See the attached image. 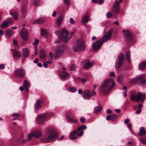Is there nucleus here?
I'll return each mask as SVG.
<instances>
[{
    "mask_svg": "<svg viewBox=\"0 0 146 146\" xmlns=\"http://www.w3.org/2000/svg\"><path fill=\"white\" fill-rule=\"evenodd\" d=\"M115 85V83L112 79H107L100 86V91L103 93L108 94L112 90Z\"/></svg>",
    "mask_w": 146,
    "mask_h": 146,
    "instance_id": "obj_1",
    "label": "nucleus"
},
{
    "mask_svg": "<svg viewBox=\"0 0 146 146\" xmlns=\"http://www.w3.org/2000/svg\"><path fill=\"white\" fill-rule=\"evenodd\" d=\"M47 133L49 134L46 138L44 137L40 139V141L42 143H48L54 141L57 137L56 130L54 127H48L46 129Z\"/></svg>",
    "mask_w": 146,
    "mask_h": 146,
    "instance_id": "obj_2",
    "label": "nucleus"
},
{
    "mask_svg": "<svg viewBox=\"0 0 146 146\" xmlns=\"http://www.w3.org/2000/svg\"><path fill=\"white\" fill-rule=\"evenodd\" d=\"M86 48L85 42L83 39L82 38H78L76 39V42L73 46L72 50L74 52L78 51H83Z\"/></svg>",
    "mask_w": 146,
    "mask_h": 146,
    "instance_id": "obj_3",
    "label": "nucleus"
},
{
    "mask_svg": "<svg viewBox=\"0 0 146 146\" xmlns=\"http://www.w3.org/2000/svg\"><path fill=\"white\" fill-rule=\"evenodd\" d=\"M71 36L68 32L65 29L62 30L61 35L60 36V39L64 43H66L70 40Z\"/></svg>",
    "mask_w": 146,
    "mask_h": 146,
    "instance_id": "obj_4",
    "label": "nucleus"
},
{
    "mask_svg": "<svg viewBox=\"0 0 146 146\" xmlns=\"http://www.w3.org/2000/svg\"><path fill=\"white\" fill-rule=\"evenodd\" d=\"M64 51V47L62 46L59 47L56 50L54 54V57L55 59H58L60 58Z\"/></svg>",
    "mask_w": 146,
    "mask_h": 146,
    "instance_id": "obj_5",
    "label": "nucleus"
},
{
    "mask_svg": "<svg viewBox=\"0 0 146 146\" xmlns=\"http://www.w3.org/2000/svg\"><path fill=\"white\" fill-rule=\"evenodd\" d=\"M95 91H93L92 93L90 91L88 90H84L82 96L83 98L86 100L90 99L92 96L96 95Z\"/></svg>",
    "mask_w": 146,
    "mask_h": 146,
    "instance_id": "obj_6",
    "label": "nucleus"
},
{
    "mask_svg": "<svg viewBox=\"0 0 146 146\" xmlns=\"http://www.w3.org/2000/svg\"><path fill=\"white\" fill-rule=\"evenodd\" d=\"M124 58V56L122 53H121L119 54L117 58L118 60L116 61L115 64V67L116 69L118 68L121 66L123 62Z\"/></svg>",
    "mask_w": 146,
    "mask_h": 146,
    "instance_id": "obj_7",
    "label": "nucleus"
},
{
    "mask_svg": "<svg viewBox=\"0 0 146 146\" xmlns=\"http://www.w3.org/2000/svg\"><path fill=\"white\" fill-rule=\"evenodd\" d=\"M26 71L25 69L23 68H19L16 69L15 71V75L19 77L23 78L25 76Z\"/></svg>",
    "mask_w": 146,
    "mask_h": 146,
    "instance_id": "obj_8",
    "label": "nucleus"
},
{
    "mask_svg": "<svg viewBox=\"0 0 146 146\" xmlns=\"http://www.w3.org/2000/svg\"><path fill=\"white\" fill-rule=\"evenodd\" d=\"M112 32L113 29H111L106 33L104 36L100 40L102 43L110 39Z\"/></svg>",
    "mask_w": 146,
    "mask_h": 146,
    "instance_id": "obj_9",
    "label": "nucleus"
},
{
    "mask_svg": "<svg viewBox=\"0 0 146 146\" xmlns=\"http://www.w3.org/2000/svg\"><path fill=\"white\" fill-rule=\"evenodd\" d=\"M47 114L45 113H43L38 115L36 117V120L37 122L41 123L46 120Z\"/></svg>",
    "mask_w": 146,
    "mask_h": 146,
    "instance_id": "obj_10",
    "label": "nucleus"
},
{
    "mask_svg": "<svg viewBox=\"0 0 146 146\" xmlns=\"http://www.w3.org/2000/svg\"><path fill=\"white\" fill-rule=\"evenodd\" d=\"M100 40L96 41L95 42H93L92 44V48L94 51H98L99 50L102 44Z\"/></svg>",
    "mask_w": 146,
    "mask_h": 146,
    "instance_id": "obj_11",
    "label": "nucleus"
},
{
    "mask_svg": "<svg viewBox=\"0 0 146 146\" xmlns=\"http://www.w3.org/2000/svg\"><path fill=\"white\" fill-rule=\"evenodd\" d=\"M28 32L27 30L24 29H23L21 32V36L23 40L25 41H27V36Z\"/></svg>",
    "mask_w": 146,
    "mask_h": 146,
    "instance_id": "obj_12",
    "label": "nucleus"
},
{
    "mask_svg": "<svg viewBox=\"0 0 146 146\" xmlns=\"http://www.w3.org/2000/svg\"><path fill=\"white\" fill-rule=\"evenodd\" d=\"M33 136L35 138H38L42 136V134L40 131L37 130L31 132Z\"/></svg>",
    "mask_w": 146,
    "mask_h": 146,
    "instance_id": "obj_13",
    "label": "nucleus"
},
{
    "mask_svg": "<svg viewBox=\"0 0 146 146\" xmlns=\"http://www.w3.org/2000/svg\"><path fill=\"white\" fill-rule=\"evenodd\" d=\"M145 98V94H142L139 92L137 94L136 96V100L138 102L139 101H143Z\"/></svg>",
    "mask_w": 146,
    "mask_h": 146,
    "instance_id": "obj_14",
    "label": "nucleus"
},
{
    "mask_svg": "<svg viewBox=\"0 0 146 146\" xmlns=\"http://www.w3.org/2000/svg\"><path fill=\"white\" fill-rule=\"evenodd\" d=\"M123 32L125 38L130 40H131V34L129 31H123Z\"/></svg>",
    "mask_w": 146,
    "mask_h": 146,
    "instance_id": "obj_15",
    "label": "nucleus"
},
{
    "mask_svg": "<svg viewBox=\"0 0 146 146\" xmlns=\"http://www.w3.org/2000/svg\"><path fill=\"white\" fill-rule=\"evenodd\" d=\"M69 74L65 72H61L59 74V76L61 79H67L69 77Z\"/></svg>",
    "mask_w": 146,
    "mask_h": 146,
    "instance_id": "obj_16",
    "label": "nucleus"
},
{
    "mask_svg": "<svg viewBox=\"0 0 146 146\" xmlns=\"http://www.w3.org/2000/svg\"><path fill=\"white\" fill-rule=\"evenodd\" d=\"M94 63H90L88 60H86L84 63V68L86 69H88L91 67L93 65Z\"/></svg>",
    "mask_w": 146,
    "mask_h": 146,
    "instance_id": "obj_17",
    "label": "nucleus"
},
{
    "mask_svg": "<svg viewBox=\"0 0 146 146\" xmlns=\"http://www.w3.org/2000/svg\"><path fill=\"white\" fill-rule=\"evenodd\" d=\"M78 133L76 131H74L70 133V137L71 139H76L78 137Z\"/></svg>",
    "mask_w": 146,
    "mask_h": 146,
    "instance_id": "obj_18",
    "label": "nucleus"
},
{
    "mask_svg": "<svg viewBox=\"0 0 146 146\" xmlns=\"http://www.w3.org/2000/svg\"><path fill=\"white\" fill-rule=\"evenodd\" d=\"M117 117V116L116 114H112L107 115L106 117V119L108 121H109L110 120H113L116 119Z\"/></svg>",
    "mask_w": 146,
    "mask_h": 146,
    "instance_id": "obj_19",
    "label": "nucleus"
},
{
    "mask_svg": "<svg viewBox=\"0 0 146 146\" xmlns=\"http://www.w3.org/2000/svg\"><path fill=\"white\" fill-rule=\"evenodd\" d=\"M145 77V75L144 74H142L139 75L138 77H137L133 78L131 80V82L132 83H134L137 82V81L139 79H140Z\"/></svg>",
    "mask_w": 146,
    "mask_h": 146,
    "instance_id": "obj_20",
    "label": "nucleus"
},
{
    "mask_svg": "<svg viewBox=\"0 0 146 146\" xmlns=\"http://www.w3.org/2000/svg\"><path fill=\"white\" fill-rule=\"evenodd\" d=\"M23 86L25 88V90L26 92L29 91L28 89L30 87L29 83L27 80H25L23 83Z\"/></svg>",
    "mask_w": 146,
    "mask_h": 146,
    "instance_id": "obj_21",
    "label": "nucleus"
},
{
    "mask_svg": "<svg viewBox=\"0 0 146 146\" xmlns=\"http://www.w3.org/2000/svg\"><path fill=\"white\" fill-rule=\"evenodd\" d=\"M119 10L118 7L115 6V5H114L113 7L112 10V13L117 15L119 13Z\"/></svg>",
    "mask_w": 146,
    "mask_h": 146,
    "instance_id": "obj_22",
    "label": "nucleus"
},
{
    "mask_svg": "<svg viewBox=\"0 0 146 146\" xmlns=\"http://www.w3.org/2000/svg\"><path fill=\"white\" fill-rule=\"evenodd\" d=\"M13 54L14 57L16 59L19 58L21 56V53L16 50H14Z\"/></svg>",
    "mask_w": 146,
    "mask_h": 146,
    "instance_id": "obj_23",
    "label": "nucleus"
},
{
    "mask_svg": "<svg viewBox=\"0 0 146 146\" xmlns=\"http://www.w3.org/2000/svg\"><path fill=\"white\" fill-rule=\"evenodd\" d=\"M22 54L24 58H27L29 54L28 49L27 48L23 49L22 51Z\"/></svg>",
    "mask_w": 146,
    "mask_h": 146,
    "instance_id": "obj_24",
    "label": "nucleus"
},
{
    "mask_svg": "<svg viewBox=\"0 0 146 146\" xmlns=\"http://www.w3.org/2000/svg\"><path fill=\"white\" fill-rule=\"evenodd\" d=\"M146 134V130H145L144 128L143 127H141L140 128V131L138 133V135L139 136H141L143 135H145Z\"/></svg>",
    "mask_w": 146,
    "mask_h": 146,
    "instance_id": "obj_25",
    "label": "nucleus"
},
{
    "mask_svg": "<svg viewBox=\"0 0 146 146\" xmlns=\"http://www.w3.org/2000/svg\"><path fill=\"white\" fill-rule=\"evenodd\" d=\"M64 17L62 15H60L58 18L56 20V23L58 27H60L63 19Z\"/></svg>",
    "mask_w": 146,
    "mask_h": 146,
    "instance_id": "obj_26",
    "label": "nucleus"
},
{
    "mask_svg": "<svg viewBox=\"0 0 146 146\" xmlns=\"http://www.w3.org/2000/svg\"><path fill=\"white\" fill-rule=\"evenodd\" d=\"M40 100L38 99L37 100L35 104V108L36 110H38L41 108V106L40 104Z\"/></svg>",
    "mask_w": 146,
    "mask_h": 146,
    "instance_id": "obj_27",
    "label": "nucleus"
},
{
    "mask_svg": "<svg viewBox=\"0 0 146 146\" xmlns=\"http://www.w3.org/2000/svg\"><path fill=\"white\" fill-rule=\"evenodd\" d=\"M67 121L70 122L76 123L77 122V120L74 117H71L70 116L67 117Z\"/></svg>",
    "mask_w": 146,
    "mask_h": 146,
    "instance_id": "obj_28",
    "label": "nucleus"
},
{
    "mask_svg": "<svg viewBox=\"0 0 146 146\" xmlns=\"http://www.w3.org/2000/svg\"><path fill=\"white\" fill-rule=\"evenodd\" d=\"M40 59H44L46 56V54L44 51L42 50H41L40 51Z\"/></svg>",
    "mask_w": 146,
    "mask_h": 146,
    "instance_id": "obj_29",
    "label": "nucleus"
},
{
    "mask_svg": "<svg viewBox=\"0 0 146 146\" xmlns=\"http://www.w3.org/2000/svg\"><path fill=\"white\" fill-rule=\"evenodd\" d=\"M146 67V62L145 61L143 62L141 64H139V68L141 70L143 69Z\"/></svg>",
    "mask_w": 146,
    "mask_h": 146,
    "instance_id": "obj_30",
    "label": "nucleus"
},
{
    "mask_svg": "<svg viewBox=\"0 0 146 146\" xmlns=\"http://www.w3.org/2000/svg\"><path fill=\"white\" fill-rule=\"evenodd\" d=\"M10 15L13 16V18L15 19H17L18 14L16 12H11V10L10 11Z\"/></svg>",
    "mask_w": 146,
    "mask_h": 146,
    "instance_id": "obj_31",
    "label": "nucleus"
},
{
    "mask_svg": "<svg viewBox=\"0 0 146 146\" xmlns=\"http://www.w3.org/2000/svg\"><path fill=\"white\" fill-rule=\"evenodd\" d=\"M102 107L101 106H97L95 107L94 109V112L96 113L100 112L102 109Z\"/></svg>",
    "mask_w": 146,
    "mask_h": 146,
    "instance_id": "obj_32",
    "label": "nucleus"
},
{
    "mask_svg": "<svg viewBox=\"0 0 146 146\" xmlns=\"http://www.w3.org/2000/svg\"><path fill=\"white\" fill-rule=\"evenodd\" d=\"M13 33V31L10 30H7L5 32V35L7 37H10Z\"/></svg>",
    "mask_w": 146,
    "mask_h": 146,
    "instance_id": "obj_33",
    "label": "nucleus"
},
{
    "mask_svg": "<svg viewBox=\"0 0 146 146\" xmlns=\"http://www.w3.org/2000/svg\"><path fill=\"white\" fill-rule=\"evenodd\" d=\"M125 57L126 60L129 62H131L130 53L129 51L127 52L125 54Z\"/></svg>",
    "mask_w": 146,
    "mask_h": 146,
    "instance_id": "obj_34",
    "label": "nucleus"
},
{
    "mask_svg": "<svg viewBox=\"0 0 146 146\" xmlns=\"http://www.w3.org/2000/svg\"><path fill=\"white\" fill-rule=\"evenodd\" d=\"M88 20V16L86 15L83 17L82 22L84 23H87Z\"/></svg>",
    "mask_w": 146,
    "mask_h": 146,
    "instance_id": "obj_35",
    "label": "nucleus"
},
{
    "mask_svg": "<svg viewBox=\"0 0 146 146\" xmlns=\"http://www.w3.org/2000/svg\"><path fill=\"white\" fill-rule=\"evenodd\" d=\"M8 25L7 23L5 22V21H3L1 24L0 27L2 29H4L7 27Z\"/></svg>",
    "mask_w": 146,
    "mask_h": 146,
    "instance_id": "obj_36",
    "label": "nucleus"
},
{
    "mask_svg": "<svg viewBox=\"0 0 146 146\" xmlns=\"http://www.w3.org/2000/svg\"><path fill=\"white\" fill-rule=\"evenodd\" d=\"M45 19L43 18H40L36 20V23L38 24L43 23Z\"/></svg>",
    "mask_w": 146,
    "mask_h": 146,
    "instance_id": "obj_37",
    "label": "nucleus"
},
{
    "mask_svg": "<svg viewBox=\"0 0 146 146\" xmlns=\"http://www.w3.org/2000/svg\"><path fill=\"white\" fill-rule=\"evenodd\" d=\"M117 80L119 83L121 84L123 80V76L120 75L118 76L117 77Z\"/></svg>",
    "mask_w": 146,
    "mask_h": 146,
    "instance_id": "obj_38",
    "label": "nucleus"
},
{
    "mask_svg": "<svg viewBox=\"0 0 146 146\" xmlns=\"http://www.w3.org/2000/svg\"><path fill=\"white\" fill-rule=\"evenodd\" d=\"M86 129V126L85 125H82L78 128L79 131H80L81 130H84Z\"/></svg>",
    "mask_w": 146,
    "mask_h": 146,
    "instance_id": "obj_39",
    "label": "nucleus"
},
{
    "mask_svg": "<svg viewBox=\"0 0 146 146\" xmlns=\"http://www.w3.org/2000/svg\"><path fill=\"white\" fill-rule=\"evenodd\" d=\"M68 89L70 91L73 93L75 92L76 91V88L73 87H70L68 88Z\"/></svg>",
    "mask_w": 146,
    "mask_h": 146,
    "instance_id": "obj_40",
    "label": "nucleus"
},
{
    "mask_svg": "<svg viewBox=\"0 0 146 146\" xmlns=\"http://www.w3.org/2000/svg\"><path fill=\"white\" fill-rule=\"evenodd\" d=\"M5 21L8 25L11 24L12 22V19L10 18H8L6 19Z\"/></svg>",
    "mask_w": 146,
    "mask_h": 146,
    "instance_id": "obj_41",
    "label": "nucleus"
},
{
    "mask_svg": "<svg viewBox=\"0 0 146 146\" xmlns=\"http://www.w3.org/2000/svg\"><path fill=\"white\" fill-rule=\"evenodd\" d=\"M46 31L42 28L41 29V35L42 36L44 35H46Z\"/></svg>",
    "mask_w": 146,
    "mask_h": 146,
    "instance_id": "obj_42",
    "label": "nucleus"
},
{
    "mask_svg": "<svg viewBox=\"0 0 146 146\" xmlns=\"http://www.w3.org/2000/svg\"><path fill=\"white\" fill-rule=\"evenodd\" d=\"M22 10L23 13L26 12L27 11V6L25 5L23 6L22 7Z\"/></svg>",
    "mask_w": 146,
    "mask_h": 146,
    "instance_id": "obj_43",
    "label": "nucleus"
},
{
    "mask_svg": "<svg viewBox=\"0 0 146 146\" xmlns=\"http://www.w3.org/2000/svg\"><path fill=\"white\" fill-rule=\"evenodd\" d=\"M76 69V67L75 65H71L70 67V70L71 71L74 70Z\"/></svg>",
    "mask_w": 146,
    "mask_h": 146,
    "instance_id": "obj_44",
    "label": "nucleus"
},
{
    "mask_svg": "<svg viewBox=\"0 0 146 146\" xmlns=\"http://www.w3.org/2000/svg\"><path fill=\"white\" fill-rule=\"evenodd\" d=\"M34 5L35 6H37L39 5V0H35Z\"/></svg>",
    "mask_w": 146,
    "mask_h": 146,
    "instance_id": "obj_45",
    "label": "nucleus"
},
{
    "mask_svg": "<svg viewBox=\"0 0 146 146\" xmlns=\"http://www.w3.org/2000/svg\"><path fill=\"white\" fill-rule=\"evenodd\" d=\"M64 1L66 5H69L70 2V0H64Z\"/></svg>",
    "mask_w": 146,
    "mask_h": 146,
    "instance_id": "obj_46",
    "label": "nucleus"
},
{
    "mask_svg": "<svg viewBox=\"0 0 146 146\" xmlns=\"http://www.w3.org/2000/svg\"><path fill=\"white\" fill-rule=\"evenodd\" d=\"M127 127L128 128L131 130V131L132 132V125L131 123L128 124L127 125Z\"/></svg>",
    "mask_w": 146,
    "mask_h": 146,
    "instance_id": "obj_47",
    "label": "nucleus"
},
{
    "mask_svg": "<svg viewBox=\"0 0 146 146\" xmlns=\"http://www.w3.org/2000/svg\"><path fill=\"white\" fill-rule=\"evenodd\" d=\"M32 137H33L32 135V134H29L28 135V141H29L31 140Z\"/></svg>",
    "mask_w": 146,
    "mask_h": 146,
    "instance_id": "obj_48",
    "label": "nucleus"
},
{
    "mask_svg": "<svg viewBox=\"0 0 146 146\" xmlns=\"http://www.w3.org/2000/svg\"><path fill=\"white\" fill-rule=\"evenodd\" d=\"M111 16V14L110 12H108L106 14V16L108 18H110Z\"/></svg>",
    "mask_w": 146,
    "mask_h": 146,
    "instance_id": "obj_49",
    "label": "nucleus"
},
{
    "mask_svg": "<svg viewBox=\"0 0 146 146\" xmlns=\"http://www.w3.org/2000/svg\"><path fill=\"white\" fill-rule=\"evenodd\" d=\"M85 118L83 117H82L80 118V121L82 123H84L85 122Z\"/></svg>",
    "mask_w": 146,
    "mask_h": 146,
    "instance_id": "obj_50",
    "label": "nucleus"
},
{
    "mask_svg": "<svg viewBox=\"0 0 146 146\" xmlns=\"http://www.w3.org/2000/svg\"><path fill=\"white\" fill-rule=\"evenodd\" d=\"M136 97L135 96H131V99L132 101H134L136 99Z\"/></svg>",
    "mask_w": 146,
    "mask_h": 146,
    "instance_id": "obj_51",
    "label": "nucleus"
},
{
    "mask_svg": "<svg viewBox=\"0 0 146 146\" xmlns=\"http://www.w3.org/2000/svg\"><path fill=\"white\" fill-rule=\"evenodd\" d=\"M109 76L110 77H115V76L114 73L113 72H111L109 74Z\"/></svg>",
    "mask_w": 146,
    "mask_h": 146,
    "instance_id": "obj_52",
    "label": "nucleus"
},
{
    "mask_svg": "<svg viewBox=\"0 0 146 146\" xmlns=\"http://www.w3.org/2000/svg\"><path fill=\"white\" fill-rule=\"evenodd\" d=\"M82 84H84L86 81L87 80L85 79L82 78L80 80Z\"/></svg>",
    "mask_w": 146,
    "mask_h": 146,
    "instance_id": "obj_53",
    "label": "nucleus"
},
{
    "mask_svg": "<svg viewBox=\"0 0 146 146\" xmlns=\"http://www.w3.org/2000/svg\"><path fill=\"white\" fill-rule=\"evenodd\" d=\"M70 22L71 24H73L75 23L74 21L72 18H70Z\"/></svg>",
    "mask_w": 146,
    "mask_h": 146,
    "instance_id": "obj_54",
    "label": "nucleus"
},
{
    "mask_svg": "<svg viewBox=\"0 0 146 146\" xmlns=\"http://www.w3.org/2000/svg\"><path fill=\"white\" fill-rule=\"evenodd\" d=\"M46 62V60H44V63H43V66H44V67L45 68H46L47 66H48V65H47V63L46 62Z\"/></svg>",
    "mask_w": 146,
    "mask_h": 146,
    "instance_id": "obj_55",
    "label": "nucleus"
},
{
    "mask_svg": "<svg viewBox=\"0 0 146 146\" xmlns=\"http://www.w3.org/2000/svg\"><path fill=\"white\" fill-rule=\"evenodd\" d=\"M13 44L14 45H15V46H17V41L16 40H13Z\"/></svg>",
    "mask_w": 146,
    "mask_h": 146,
    "instance_id": "obj_56",
    "label": "nucleus"
},
{
    "mask_svg": "<svg viewBox=\"0 0 146 146\" xmlns=\"http://www.w3.org/2000/svg\"><path fill=\"white\" fill-rule=\"evenodd\" d=\"M140 140L143 143L146 144V140L145 139L141 138Z\"/></svg>",
    "mask_w": 146,
    "mask_h": 146,
    "instance_id": "obj_57",
    "label": "nucleus"
},
{
    "mask_svg": "<svg viewBox=\"0 0 146 146\" xmlns=\"http://www.w3.org/2000/svg\"><path fill=\"white\" fill-rule=\"evenodd\" d=\"M129 119H126L125 120L124 123L125 124H126L129 123Z\"/></svg>",
    "mask_w": 146,
    "mask_h": 146,
    "instance_id": "obj_58",
    "label": "nucleus"
},
{
    "mask_svg": "<svg viewBox=\"0 0 146 146\" xmlns=\"http://www.w3.org/2000/svg\"><path fill=\"white\" fill-rule=\"evenodd\" d=\"M141 82L142 84L145 83L146 84V80L145 79H142L141 80Z\"/></svg>",
    "mask_w": 146,
    "mask_h": 146,
    "instance_id": "obj_59",
    "label": "nucleus"
},
{
    "mask_svg": "<svg viewBox=\"0 0 146 146\" xmlns=\"http://www.w3.org/2000/svg\"><path fill=\"white\" fill-rule=\"evenodd\" d=\"M135 91H131V96H135Z\"/></svg>",
    "mask_w": 146,
    "mask_h": 146,
    "instance_id": "obj_60",
    "label": "nucleus"
},
{
    "mask_svg": "<svg viewBox=\"0 0 146 146\" xmlns=\"http://www.w3.org/2000/svg\"><path fill=\"white\" fill-rule=\"evenodd\" d=\"M4 33L3 30H0V36H2L3 35Z\"/></svg>",
    "mask_w": 146,
    "mask_h": 146,
    "instance_id": "obj_61",
    "label": "nucleus"
},
{
    "mask_svg": "<svg viewBox=\"0 0 146 146\" xmlns=\"http://www.w3.org/2000/svg\"><path fill=\"white\" fill-rule=\"evenodd\" d=\"M5 66L3 64H0V69H3L4 68Z\"/></svg>",
    "mask_w": 146,
    "mask_h": 146,
    "instance_id": "obj_62",
    "label": "nucleus"
},
{
    "mask_svg": "<svg viewBox=\"0 0 146 146\" xmlns=\"http://www.w3.org/2000/svg\"><path fill=\"white\" fill-rule=\"evenodd\" d=\"M56 14V11H54L52 13V16L53 17H55Z\"/></svg>",
    "mask_w": 146,
    "mask_h": 146,
    "instance_id": "obj_63",
    "label": "nucleus"
},
{
    "mask_svg": "<svg viewBox=\"0 0 146 146\" xmlns=\"http://www.w3.org/2000/svg\"><path fill=\"white\" fill-rule=\"evenodd\" d=\"M83 133H84L83 131H82L81 130L80 131V132L79 133V134H78V135L80 136H81L83 135Z\"/></svg>",
    "mask_w": 146,
    "mask_h": 146,
    "instance_id": "obj_64",
    "label": "nucleus"
}]
</instances>
